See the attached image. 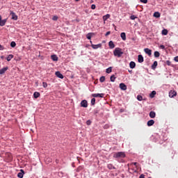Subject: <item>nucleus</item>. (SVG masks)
Masks as SVG:
<instances>
[{
    "label": "nucleus",
    "mask_w": 178,
    "mask_h": 178,
    "mask_svg": "<svg viewBox=\"0 0 178 178\" xmlns=\"http://www.w3.org/2000/svg\"><path fill=\"white\" fill-rule=\"evenodd\" d=\"M113 157L115 159H120L126 158V153H124V152H118L114 153Z\"/></svg>",
    "instance_id": "f257e3e1"
},
{
    "label": "nucleus",
    "mask_w": 178,
    "mask_h": 178,
    "mask_svg": "<svg viewBox=\"0 0 178 178\" xmlns=\"http://www.w3.org/2000/svg\"><path fill=\"white\" fill-rule=\"evenodd\" d=\"M114 56H118V58H120L122 55H123V51L120 47H116L113 51Z\"/></svg>",
    "instance_id": "f03ea898"
},
{
    "label": "nucleus",
    "mask_w": 178,
    "mask_h": 178,
    "mask_svg": "<svg viewBox=\"0 0 178 178\" xmlns=\"http://www.w3.org/2000/svg\"><path fill=\"white\" fill-rule=\"evenodd\" d=\"M105 94L104 93H95L92 95V97H93V98H104Z\"/></svg>",
    "instance_id": "7ed1b4c3"
},
{
    "label": "nucleus",
    "mask_w": 178,
    "mask_h": 178,
    "mask_svg": "<svg viewBox=\"0 0 178 178\" xmlns=\"http://www.w3.org/2000/svg\"><path fill=\"white\" fill-rule=\"evenodd\" d=\"M81 106L82 108H88V102L87 100L84 99L81 102Z\"/></svg>",
    "instance_id": "20e7f679"
},
{
    "label": "nucleus",
    "mask_w": 178,
    "mask_h": 178,
    "mask_svg": "<svg viewBox=\"0 0 178 178\" xmlns=\"http://www.w3.org/2000/svg\"><path fill=\"white\" fill-rule=\"evenodd\" d=\"M120 88L122 90V91H126L127 90V86L124 83H120Z\"/></svg>",
    "instance_id": "39448f33"
},
{
    "label": "nucleus",
    "mask_w": 178,
    "mask_h": 178,
    "mask_svg": "<svg viewBox=\"0 0 178 178\" xmlns=\"http://www.w3.org/2000/svg\"><path fill=\"white\" fill-rule=\"evenodd\" d=\"M144 51L145 52V54H147V55H148L149 56H151V55H152V50L148 49V48H145L144 49Z\"/></svg>",
    "instance_id": "423d86ee"
},
{
    "label": "nucleus",
    "mask_w": 178,
    "mask_h": 178,
    "mask_svg": "<svg viewBox=\"0 0 178 178\" xmlns=\"http://www.w3.org/2000/svg\"><path fill=\"white\" fill-rule=\"evenodd\" d=\"M24 176V170L23 169H21L19 170V172L17 174V177L23 178Z\"/></svg>",
    "instance_id": "0eeeda50"
},
{
    "label": "nucleus",
    "mask_w": 178,
    "mask_h": 178,
    "mask_svg": "<svg viewBox=\"0 0 178 178\" xmlns=\"http://www.w3.org/2000/svg\"><path fill=\"white\" fill-rule=\"evenodd\" d=\"M101 47H102V44H101V43H99L98 44H92V48L93 49H98V48H101Z\"/></svg>",
    "instance_id": "6e6552de"
},
{
    "label": "nucleus",
    "mask_w": 178,
    "mask_h": 178,
    "mask_svg": "<svg viewBox=\"0 0 178 178\" xmlns=\"http://www.w3.org/2000/svg\"><path fill=\"white\" fill-rule=\"evenodd\" d=\"M138 62L139 63H143V62H144V57L143 55L140 54L138 56Z\"/></svg>",
    "instance_id": "1a4fd4ad"
},
{
    "label": "nucleus",
    "mask_w": 178,
    "mask_h": 178,
    "mask_svg": "<svg viewBox=\"0 0 178 178\" xmlns=\"http://www.w3.org/2000/svg\"><path fill=\"white\" fill-rule=\"evenodd\" d=\"M149 116L151 119H154L156 116V113H155V111H152L149 112Z\"/></svg>",
    "instance_id": "9d476101"
},
{
    "label": "nucleus",
    "mask_w": 178,
    "mask_h": 178,
    "mask_svg": "<svg viewBox=\"0 0 178 178\" xmlns=\"http://www.w3.org/2000/svg\"><path fill=\"white\" fill-rule=\"evenodd\" d=\"M10 15L13 20H17V15H16V13H15L13 11H10Z\"/></svg>",
    "instance_id": "9b49d317"
},
{
    "label": "nucleus",
    "mask_w": 178,
    "mask_h": 178,
    "mask_svg": "<svg viewBox=\"0 0 178 178\" xmlns=\"http://www.w3.org/2000/svg\"><path fill=\"white\" fill-rule=\"evenodd\" d=\"M8 69H9L8 67H3L0 70V74H5L6 70H8Z\"/></svg>",
    "instance_id": "f8f14e48"
},
{
    "label": "nucleus",
    "mask_w": 178,
    "mask_h": 178,
    "mask_svg": "<svg viewBox=\"0 0 178 178\" xmlns=\"http://www.w3.org/2000/svg\"><path fill=\"white\" fill-rule=\"evenodd\" d=\"M154 123H155V121H154V120H149L147 122V126H148L149 127H151V126H154Z\"/></svg>",
    "instance_id": "ddd939ff"
},
{
    "label": "nucleus",
    "mask_w": 178,
    "mask_h": 178,
    "mask_svg": "<svg viewBox=\"0 0 178 178\" xmlns=\"http://www.w3.org/2000/svg\"><path fill=\"white\" fill-rule=\"evenodd\" d=\"M55 74L57 77H58V79H63V74H62V73H60V72L57 71V72H56Z\"/></svg>",
    "instance_id": "4468645a"
},
{
    "label": "nucleus",
    "mask_w": 178,
    "mask_h": 178,
    "mask_svg": "<svg viewBox=\"0 0 178 178\" xmlns=\"http://www.w3.org/2000/svg\"><path fill=\"white\" fill-rule=\"evenodd\" d=\"M51 59H52L54 60V62H58V56H56V54H53L51 56Z\"/></svg>",
    "instance_id": "2eb2a0df"
},
{
    "label": "nucleus",
    "mask_w": 178,
    "mask_h": 178,
    "mask_svg": "<svg viewBox=\"0 0 178 178\" xmlns=\"http://www.w3.org/2000/svg\"><path fill=\"white\" fill-rule=\"evenodd\" d=\"M7 20H8L7 19L0 20V26L1 27H3V26H5V24H6Z\"/></svg>",
    "instance_id": "dca6fc26"
},
{
    "label": "nucleus",
    "mask_w": 178,
    "mask_h": 178,
    "mask_svg": "<svg viewBox=\"0 0 178 178\" xmlns=\"http://www.w3.org/2000/svg\"><path fill=\"white\" fill-rule=\"evenodd\" d=\"M108 46H109V48H111V49H113V48H115V43H113V41L111 40L108 42Z\"/></svg>",
    "instance_id": "f3484780"
},
{
    "label": "nucleus",
    "mask_w": 178,
    "mask_h": 178,
    "mask_svg": "<svg viewBox=\"0 0 178 178\" xmlns=\"http://www.w3.org/2000/svg\"><path fill=\"white\" fill-rule=\"evenodd\" d=\"M129 67L131 69H134V67H136V63L134 61H131L129 63Z\"/></svg>",
    "instance_id": "a211bd4d"
},
{
    "label": "nucleus",
    "mask_w": 178,
    "mask_h": 178,
    "mask_svg": "<svg viewBox=\"0 0 178 178\" xmlns=\"http://www.w3.org/2000/svg\"><path fill=\"white\" fill-rule=\"evenodd\" d=\"M156 66H158V61H154L152 65V69L155 70V69H156Z\"/></svg>",
    "instance_id": "6ab92c4d"
},
{
    "label": "nucleus",
    "mask_w": 178,
    "mask_h": 178,
    "mask_svg": "<svg viewBox=\"0 0 178 178\" xmlns=\"http://www.w3.org/2000/svg\"><path fill=\"white\" fill-rule=\"evenodd\" d=\"M120 37L122 40H123V41H126V33L124 32L121 33Z\"/></svg>",
    "instance_id": "aec40b11"
},
{
    "label": "nucleus",
    "mask_w": 178,
    "mask_h": 178,
    "mask_svg": "<svg viewBox=\"0 0 178 178\" xmlns=\"http://www.w3.org/2000/svg\"><path fill=\"white\" fill-rule=\"evenodd\" d=\"M109 17H111V15H109V14H106V15H104V16H103V20H104V22H106V20H107L108 19H109Z\"/></svg>",
    "instance_id": "412c9836"
},
{
    "label": "nucleus",
    "mask_w": 178,
    "mask_h": 178,
    "mask_svg": "<svg viewBox=\"0 0 178 178\" xmlns=\"http://www.w3.org/2000/svg\"><path fill=\"white\" fill-rule=\"evenodd\" d=\"M107 168L110 170H112V169H116V168H115V166H113V164H112V163L108 164Z\"/></svg>",
    "instance_id": "4be33fe9"
},
{
    "label": "nucleus",
    "mask_w": 178,
    "mask_h": 178,
    "mask_svg": "<svg viewBox=\"0 0 178 178\" xmlns=\"http://www.w3.org/2000/svg\"><path fill=\"white\" fill-rule=\"evenodd\" d=\"M156 95V91L153 90L150 94H149V97L150 98H154Z\"/></svg>",
    "instance_id": "5701e85b"
},
{
    "label": "nucleus",
    "mask_w": 178,
    "mask_h": 178,
    "mask_svg": "<svg viewBox=\"0 0 178 178\" xmlns=\"http://www.w3.org/2000/svg\"><path fill=\"white\" fill-rule=\"evenodd\" d=\"M13 54H9L8 56H7V61L8 62H10V60H12V59H13Z\"/></svg>",
    "instance_id": "b1692460"
},
{
    "label": "nucleus",
    "mask_w": 178,
    "mask_h": 178,
    "mask_svg": "<svg viewBox=\"0 0 178 178\" xmlns=\"http://www.w3.org/2000/svg\"><path fill=\"white\" fill-rule=\"evenodd\" d=\"M115 80H116V77L115 76V74L111 75L110 77V81L112 83H114Z\"/></svg>",
    "instance_id": "393cba45"
},
{
    "label": "nucleus",
    "mask_w": 178,
    "mask_h": 178,
    "mask_svg": "<svg viewBox=\"0 0 178 178\" xmlns=\"http://www.w3.org/2000/svg\"><path fill=\"white\" fill-rule=\"evenodd\" d=\"M40 95V94L39 92H35L33 93V97H34V98H35V99L39 98Z\"/></svg>",
    "instance_id": "a878e982"
},
{
    "label": "nucleus",
    "mask_w": 178,
    "mask_h": 178,
    "mask_svg": "<svg viewBox=\"0 0 178 178\" xmlns=\"http://www.w3.org/2000/svg\"><path fill=\"white\" fill-rule=\"evenodd\" d=\"M153 16L154 17H156V18L161 17V13H159V12H155Z\"/></svg>",
    "instance_id": "bb28decb"
},
{
    "label": "nucleus",
    "mask_w": 178,
    "mask_h": 178,
    "mask_svg": "<svg viewBox=\"0 0 178 178\" xmlns=\"http://www.w3.org/2000/svg\"><path fill=\"white\" fill-rule=\"evenodd\" d=\"M111 72H112V67H109L106 70V73H107L108 74H109V73H111Z\"/></svg>",
    "instance_id": "cd10ccee"
},
{
    "label": "nucleus",
    "mask_w": 178,
    "mask_h": 178,
    "mask_svg": "<svg viewBox=\"0 0 178 178\" xmlns=\"http://www.w3.org/2000/svg\"><path fill=\"white\" fill-rule=\"evenodd\" d=\"M92 37V33H89L86 35V38H88V40H91Z\"/></svg>",
    "instance_id": "c85d7f7f"
},
{
    "label": "nucleus",
    "mask_w": 178,
    "mask_h": 178,
    "mask_svg": "<svg viewBox=\"0 0 178 178\" xmlns=\"http://www.w3.org/2000/svg\"><path fill=\"white\" fill-rule=\"evenodd\" d=\"M161 54L159 53V51H154V58H159Z\"/></svg>",
    "instance_id": "c756f323"
},
{
    "label": "nucleus",
    "mask_w": 178,
    "mask_h": 178,
    "mask_svg": "<svg viewBox=\"0 0 178 178\" xmlns=\"http://www.w3.org/2000/svg\"><path fill=\"white\" fill-rule=\"evenodd\" d=\"M10 47L11 48H15L16 47V42L15 41L11 42Z\"/></svg>",
    "instance_id": "7c9ffc66"
},
{
    "label": "nucleus",
    "mask_w": 178,
    "mask_h": 178,
    "mask_svg": "<svg viewBox=\"0 0 178 178\" xmlns=\"http://www.w3.org/2000/svg\"><path fill=\"white\" fill-rule=\"evenodd\" d=\"M162 34H163V35H168V31H167V29H163L162 31Z\"/></svg>",
    "instance_id": "2f4dec72"
},
{
    "label": "nucleus",
    "mask_w": 178,
    "mask_h": 178,
    "mask_svg": "<svg viewBox=\"0 0 178 178\" xmlns=\"http://www.w3.org/2000/svg\"><path fill=\"white\" fill-rule=\"evenodd\" d=\"M99 81L100 83H104V81H105V76H101L99 79Z\"/></svg>",
    "instance_id": "473e14b6"
},
{
    "label": "nucleus",
    "mask_w": 178,
    "mask_h": 178,
    "mask_svg": "<svg viewBox=\"0 0 178 178\" xmlns=\"http://www.w3.org/2000/svg\"><path fill=\"white\" fill-rule=\"evenodd\" d=\"M91 105L92 106H94V105H95V98L93 97L92 99H91Z\"/></svg>",
    "instance_id": "72a5a7b5"
},
{
    "label": "nucleus",
    "mask_w": 178,
    "mask_h": 178,
    "mask_svg": "<svg viewBox=\"0 0 178 178\" xmlns=\"http://www.w3.org/2000/svg\"><path fill=\"white\" fill-rule=\"evenodd\" d=\"M131 20H136L137 19V17L134 15H131L130 17Z\"/></svg>",
    "instance_id": "f704fd0d"
},
{
    "label": "nucleus",
    "mask_w": 178,
    "mask_h": 178,
    "mask_svg": "<svg viewBox=\"0 0 178 178\" xmlns=\"http://www.w3.org/2000/svg\"><path fill=\"white\" fill-rule=\"evenodd\" d=\"M42 87L47 88V87H48V83H47V82H42Z\"/></svg>",
    "instance_id": "c9c22d12"
},
{
    "label": "nucleus",
    "mask_w": 178,
    "mask_h": 178,
    "mask_svg": "<svg viewBox=\"0 0 178 178\" xmlns=\"http://www.w3.org/2000/svg\"><path fill=\"white\" fill-rule=\"evenodd\" d=\"M137 99H138V101H143V96L138 95L137 96Z\"/></svg>",
    "instance_id": "e433bc0d"
},
{
    "label": "nucleus",
    "mask_w": 178,
    "mask_h": 178,
    "mask_svg": "<svg viewBox=\"0 0 178 178\" xmlns=\"http://www.w3.org/2000/svg\"><path fill=\"white\" fill-rule=\"evenodd\" d=\"M103 129H104V130H106V129H109V124H106L103 127Z\"/></svg>",
    "instance_id": "4c0bfd02"
},
{
    "label": "nucleus",
    "mask_w": 178,
    "mask_h": 178,
    "mask_svg": "<svg viewBox=\"0 0 178 178\" xmlns=\"http://www.w3.org/2000/svg\"><path fill=\"white\" fill-rule=\"evenodd\" d=\"M170 97H171V98H173L174 97H176V92H173V95H171L170 93Z\"/></svg>",
    "instance_id": "58836bf2"
},
{
    "label": "nucleus",
    "mask_w": 178,
    "mask_h": 178,
    "mask_svg": "<svg viewBox=\"0 0 178 178\" xmlns=\"http://www.w3.org/2000/svg\"><path fill=\"white\" fill-rule=\"evenodd\" d=\"M166 65H168V66H172V62H170V60H167Z\"/></svg>",
    "instance_id": "ea45409f"
},
{
    "label": "nucleus",
    "mask_w": 178,
    "mask_h": 178,
    "mask_svg": "<svg viewBox=\"0 0 178 178\" xmlns=\"http://www.w3.org/2000/svg\"><path fill=\"white\" fill-rule=\"evenodd\" d=\"M52 20H54V22H56V20H58V16L54 15L52 18Z\"/></svg>",
    "instance_id": "a19ab883"
},
{
    "label": "nucleus",
    "mask_w": 178,
    "mask_h": 178,
    "mask_svg": "<svg viewBox=\"0 0 178 178\" xmlns=\"http://www.w3.org/2000/svg\"><path fill=\"white\" fill-rule=\"evenodd\" d=\"M142 3H148V0H140Z\"/></svg>",
    "instance_id": "79ce46f5"
},
{
    "label": "nucleus",
    "mask_w": 178,
    "mask_h": 178,
    "mask_svg": "<svg viewBox=\"0 0 178 178\" xmlns=\"http://www.w3.org/2000/svg\"><path fill=\"white\" fill-rule=\"evenodd\" d=\"M95 8H97V6H95V4H92V6H91V9L94 10V9H95Z\"/></svg>",
    "instance_id": "37998d69"
},
{
    "label": "nucleus",
    "mask_w": 178,
    "mask_h": 178,
    "mask_svg": "<svg viewBox=\"0 0 178 178\" xmlns=\"http://www.w3.org/2000/svg\"><path fill=\"white\" fill-rule=\"evenodd\" d=\"M86 124H88V126H90V124H91V120H88V121H86Z\"/></svg>",
    "instance_id": "c03bdc74"
},
{
    "label": "nucleus",
    "mask_w": 178,
    "mask_h": 178,
    "mask_svg": "<svg viewBox=\"0 0 178 178\" xmlns=\"http://www.w3.org/2000/svg\"><path fill=\"white\" fill-rule=\"evenodd\" d=\"M160 48L161 49H165V45L163 44L160 45Z\"/></svg>",
    "instance_id": "a18cd8bd"
},
{
    "label": "nucleus",
    "mask_w": 178,
    "mask_h": 178,
    "mask_svg": "<svg viewBox=\"0 0 178 178\" xmlns=\"http://www.w3.org/2000/svg\"><path fill=\"white\" fill-rule=\"evenodd\" d=\"M3 49H4L3 46L0 44V51H3Z\"/></svg>",
    "instance_id": "49530a36"
},
{
    "label": "nucleus",
    "mask_w": 178,
    "mask_h": 178,
    "mask_svg": "<svg viewBox=\"0 0 178 178\" xmlns=\"http://www.w3.org/2000/svg\"><path fill=\"white\" fill-rule=\"evenodd\" d=\"M109 34H111V31H107L105 34L106 37H107V35H109Z\"/></svg>",
    "instance_id": "de8ad7c7"
},
{
    "label": "nucleus",
    "mask_w": 178,
    "mask_h": 178,
    "mask_svg": "<svg viewBox=\"0 0 178 178\" xmlns=\"http://www.w3.org/2000/svg\"><path fill=\"white\" fill-rule=\"evenodd\" d=\"M174 60H175V62H178V56L175 57V58H174Z\"/></svg>",
    "instance_id": "09e8293b"
},
{
    "label": "nucleus",
    "mask_w": 178,
    "mask_h": 178,
    "mask_svg": "<svg viewBox=\"0 0 178 178\" xmlns=\"http://www.w3.org/2000/svg\"><path fill=\"white\" fill-rule=\"evenodd\" d=\"M139 178H145V176L144 175V174H142L140 175Z\"/></svg>",
    "instance_id": "8fccbe9b"
},
{
    "label": "nucleus",
    "mask_w": 178,
    "mask_h": 178,
    "mask_svg": "<svg viewBox=\"0 0 178 178\" xmlns=\"http://www.w3.org/2000/svg\"><path fill=\"white\" fill-rule=\"evenodd\" d=\"M97 113H98V111H97V110H95V115H97Z\"/></svg>",
    "instance_id": "3c124183"
},
{
    "label": "nucleus",
    "mask_w": 178,
    "mask_h": 178,
    "mask_svg": "<svg viewBox=\"0 0 178 178\" xmlns=\"http://www.w3.org/2000/svg\"><path fill=\"white\" fill-rule=\"evenodd\" d=\"M134 166H137V162L134 163Z\"/></svg>",
    "instance_id": "603ef678"
},
{
    "label": "nucleus",
    "mask_w": 178,
    "mask_h": 178,
    "mask_svg": "<svg viewBox=\"0 0 178 178\" xmlns=\"http://www.w3.org/2000/svg\"><path fill=\"white\" fill-rule=\"evenodd\" d=\"M129 72L131 73H131H133V71L132 70H129Z\"/></svg>",
    "instance_id": "864d4df0"
},
{
    "label": "nucleus",
    "mask_w": 178,
    "mask_h": 178,
    "mask_svg": "<svg viewBox=\"0 0 178 178\" xmlns=\"http://www.w3.org/2000/svg\"><path fill=\"white\" fill-rule=\"evenodd\" d=\"M90 44H91V47H92V41H90Z\"/></svg>",
    "instance_id": "5fc2aeb1"
},
{
    "label": "nucleus",
    "mask_w": 178,
    "mask_h": 178,
    "mask_svg": "<svg viewBox=\"0 0 178 178\" xmlns=\"http://www.w3.org/2000/svg\"><path fill=\"white\" fill-rule=\"evenodd\" d=\"M114 27H115V30H116V26H115V24H113Z\"/></svg>",
    "instance_id": "6e6d98bb"
},
{
    "label": "nucleus",
    "mask_w": 178,
    "mask_h": 178,
    "mask_svg": "<svg viewBox=\"0 0 178 178\" xmlns=\"http://www.w3.org/2000/svg\"><path fill=\"white\" fill-rule=\"evenodd\" d=\"M76 1V2H79V1H80V0H75Z\"/></svg>",
    "instance_id": "4d7b16f0"
},
{
    "label": "nucleus",
    "mask_w": 178,
    "mask_h": 178,
    "mask_svg": "<svg viewBox=\"0 0 178 178\" xmlns=\"http://www.w3.org/2000/svg\"><path fill=\"white\" fill-rule=\"evenodd\" d=\"M56 161L58 163V160H56Z\"/></svg>",
    "instance_id": "13d9d810"
},
{
    "label": "nucleus",
    "mask_w": 178,
    "mask_h": 178,
    "mask_svg": "<svg viewBox=\"0 0 178 178\" xmlns=\"http://www.w3.org/2000/svg\"><path fill=\"white\" fill-rule=\"evenodd\" d=\"M93 1H91V3H92Z\"/></svg>",
    "instance_id": "bf43d9fd"
}]
</instances>
